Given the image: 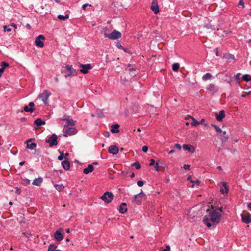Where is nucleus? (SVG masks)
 <instances>
[{"mask_svg":"<svg viewBox=\"0 0 251 251\" xmlns=\"http://www.w3.org/2000/svg\"><path fill=\"white\" fill-rule=\"evenodd\" d=\"M189 117L192 120V122L191 123V125L192 126H198L199 125V122L197 121L195 118H194L192 116H189Z\"/></svg>","mask_w":251,"mask_h":251,"instance_id":"obj_29","label":"nucleus"},{"mask_svg":"<svg viewBox=\"0 0 251 251\" xmlns=\"http://www.w3.org/2000/svg\"><path fill=\"white\" fill-rule=\"evenodd\" d=\"M188 180L190 181L191 183H192L193 184V183L195 182V181H193L192 179V178H191V176H189L188 177Z\"/></svg>","mask_w":251,"mask_h":251,"instance_id":"obj_56","label":"nucleus"},{"mask_svg":"<svg viewBox=\"0 0 251 251\" xmlns=\"http://www.w3.org/2000/svg\"><path fill=\"white\" fill-rule=\"evenodd\" d=\"M221 208H218L209 212L203 219L204 224L208 227L218 224L221 219Z\"/></svg>","mask_w":251,"mask_h":251,"instance_id":"obj_1","label":"nucleus"},{"mask_svg":"<svg viewBox=\"0 0 251 251\" xmlns=\"http://www.w3.org/2000/svg\"><path fill=\"white\" fill-rule=\"evenodd\" d=\"M57 18L60 20L65 21L69 18V15L68 14H66L65 16L62 15H58L57 16Z\"/></svg>","mask_w":251,"mask_h":251,"instance_id":"obj_31","label":"nucleus"},{"mask_svg":"<svg viewBox=\"0 0 251 251\" xmlns=\"http://www.w3.org/2000/svg\"><path fill=\"white\" fill-rule=\"evenodd\" d=\"M24 110L26 112L32 113L34 110V108H29L28 106L25 105L24 108Z\"/></svg>","mask_w":251,"mask_h":251,"instance_id":"obj_34","label":"nucleus"},{"mask_svg":"<svg viewBox=\"0 0 251 251\" xmlns=\"http://www.w3.org/2000/svg\"><path fill=\"white\" fill-rule=\"evenodd\" d=\"M0 66L1 67V68L4 70V69L8 66V64L3 61L1 62Z\"/></svg>","mask_w":251,"mask_h":251,"instance_id":"obj_37","label":"nucleus"},{"mask_svg":"<svg viewBox=\"0 0 251 251\" xmlns=\"http://www.w3.org/2000/svg\"><path fill=\"white\" fill-rule=\"evenodd\" d=\"M248 207L251 210V202L248 204Z\"/></svg>","mask_w":251,"mask_h":251,"instance_id":"obj_64","label":"nucleus"},{"mask_svg":"<svg viewBox=\"0 0 251 251\" xmlns=\"http://www.w3.org/2000/svg\"><path fill=\"white\" fill-rule=\"evenodd\" d=\"M43 181V179L41 177L37 178L35 179L32 184L36 186H40Z\"/></svg>","mask_w":251,"mask_h":251,"instance_id":"obj_24","label":"nucleus"},{"mask_svg":"<svg viewBox=\"0 0 251 251\" xmlns=\"http://www.w3.org/2000/svg\"><path fill=\"white\" fill-rule=\"evenodd\" d=\"M9 26L13 27L15 29H16L17 28V25L14 23L10 24Z\"/></svg>","mask_w":251,"mask_h":251,"instance_id":"obj_51","label":"nucleus"},{"mask_svg":"<svg viewBox=\"0 0 251 251\" xmlns=\"http://www.w3.org/2000/svg\"><path fill=\"white\" fill-rule=\"evenodd\" d=\"M244 4V2L243 0H240L238 3L239 5H242L243 7H244V6H243Z\"/></svg>","mask_w":251,"mask_h":251,"instance_id":"obj_58","label":"nucleus"},{"mask_svg":"<svg viewBox=\"0 0 251 251\" xmlns=\"http://www.w3.org/2000/svg\"><path fill=\"white\" fill-rule=\"evenodd\" d=\"M88 5H89V6H91V4H89L88 3H85V4H83V6H82V9H83V10H86V7H87V6H88Z\"/></svg>","mask_w":251,"mask_h":251,"instance_id":"obj_49","label":"nucleus"},{"mask_svg":"<svg viewBox=\"0 0 251 251\" xmlns=\"http://www.w3.org/2000/svg\"><path fill=\"white\" fill-rule=\"evenodd\" d=\"M179 68V64L177 63H174L172 65V70L175 72H177Z\"/></svg>","mask_w":251,"mask_h":251,"instance_id":"obj_32","label":"nucleus"},{"mask_svg":"<svg viewBox=\"0 0 251 251\" xmlns=\"http://www.w3.org/2000/svg\"><path fill=\"white\" fill-rule=\"evenodd\" d=\"M212 126H213L216 131L218 132V133H222V130L219 127H218V126H216V125H211Z\"/></svg>","mask_w":251,"mask_h":251,"instance_id":"obj_41","label":"nucleus"},{"mask_svg":"<svg viewBox=\"0 0 251 251\" xmlns=\"http://www.w3.org/2000/svg\"><path fill=\"white\" fill-rule=\"evenodd\" d=\"M101 32L103 34L105 37L107 38V36L109 34L108 28L107 27H104L102 28Z\"/></svg>","mask_w":251,"mask_h":251,"instance_id":"obj_28","label":"nucleus"},{"mask_svg":"<svg viewBox=\"0 0 251 251\" xmlns=\"http://www.w3.org/2000/svg\"><path fill=\"white\" fill-rule=\"evenodd\" d=\"M51 95V93L47 90H45L42 93L39 95V98L41 99L45 104H47L49 97Z\"/></svg>","mask_w":251,"mask_h":251,"instance_id":"obj_5","label":"nucleus"},{"mask_svg":"<svg viewBox=\"0 0 251 251\" xmlns=\"http://www.w3.org/2000/svg\"><path fill=\"white\" fill-rule=\"evenodd\" d=\"M137 185L139 187H142L144 185V182L142 180H139L137 182Z\"/></svg>","mask_w":251,"mask_h":251,"instance_id":"obj_46","label":"nucleus"},{"mask_svg":"<svg viewBox=\"0 0 251 251\" xmlns=\"http://www.w3.org/2000/svg\"><path fill=\"white\" fill-rule=\"evenodd\" d=\"M212 77L213 76L210 73H208L202 76V79L204 81H206L207 80L211 79Z\"/></svg>","mask_w":251,"mask_h":251,"instance_id":"obj_26","label":"nucleus"},{"mask_svg":"<svg viewBox=\"0 0 251 251\" xmlns=\"http://www.w3.org/2000/svg\"><path fill=\"white\" fill-rule=\"evenodd\" d=\"M207 89L213 93H215L218 91V88L213 83H210L208 85Z\"/></svg>","mask_w":251,"mask_h":251,"instance_id":"obj_17","label":"nucleus"},{"mask_svg":"<svg viewBox=\"0 0 251 251\" xmlns=\"http://www.w3.org/2000/svg\"><path fill=\"white\" fill-rule=\"evenodd\" d=\"M119 125L118 124H114L111 126V131L114 133L119 132Z\"/></svg>","mask_w":251,"mask_h":251,"instance_id":"obj_23","label":"nucleus"},{"mask_svg":"<svg viewBox=\"0 0 251 251\" xmlns=\"http://www.w3.org/2000/svg\"><path fill=\"white\" fill-rule=\"evenodd\" d=\"M241 218L242 221L246 224L251 223V215L249 213L247 214H242Z\"/></svg>","mask_w":251,"mask_h":251,"instance_id":"obj_13","label":"nucleus"},{"mask_svg":"<svg viewBox=\"0 0 251 251\" xmlns=\"http://www.w3.org/2000/svg\"><path fill=\"white\" fill-rule=\"evenodd\" d=\"M122 34L120 32L114 30L112 33H109L107 38L111 40H116L120 38Z\"/></svg>","mask_w":251,"mask_h":251,"instance_id":"obj_6","label":"nucleus"},{"mask_svg":"<svg viewBox=\"0 0 251 251\" xmlns=\"http://www.w3.org/2000/svg\"><path fill=\"white\" fill-rule=\"evenodd\" d=\"M127 210L126 204L125 202L122 203L120 206L119 212L122 214H124L127 212Z\"/></svg>","mask_w":251,"mask_h":251,"instance_id":"obj_20","label":"nucleus"},{"mask_svg":"<svg viewBox=\"0 0 251 251\" xmlns=\"http://www.w3.org/2000/svg\"><path fill=\"white\" fill-rule=\"evenodd\" d=\"M62 165L65 170H68L70 168V163L67 160L62 161Z\"/></svg>","mask_w":251,"mask_h":251,"instance_id":"obj_27","label":"nucleus"},{"mask_svg":"<svg viewBox=\"0 0 251 251\" xmlns=\"http://www.w3.org/2000/svg\"><path fill=\"white\" fill-rule=\"evenodd\" d=\"M45 37L42 35H39L35 40V43L37 47L42 48L44 46Z\"/></svg>","mask_w":251,"mask_h":251,"instance_id":"obj_8","label":"nucleus"},{"mask_svg":"<svg viewBox=\"0 0 251 251\" xmlns=\"http://www.w3.org/2000/svg\"><path fill=\"white\" fill-rule=\"evenodd\" d=\"M34 123L35 125H36L37 128L42 125H44L45 124V122L43 121H42L40 119H36Z\"/></svg>","mask_w":251,"mask_h":251,"instance_id":"obj_25","label":"nucleus"},{"mask_svg":"<svg viewBox=\"0 0 251 251\" xmlns=\"http://www.w3.org/2000/svg\"><path fill=\"white\" fill-rule=\"evenodd\" d=\"M204 119H202L200 122H199V125L200 124H203L204 122Z\"/></svg>","mask_w":251,"mask_h":251,"instance_id":"obj_62","label":"nucleus"},{"mask_svg":"<svg viewBox=\"0 0 251 251\" xmlns=\"http://www.w3.org/2000/svg\"><path fill=\"white\" fill-rule=\"evenodd\" d=\"M151 9L154 14H156L159 12V9L157 0H153L151 5Z\"/></svg>","mask_w":251,"mask_h":251,"instance_id":"obj_12","label":"nucleus"},{"mask_svg":"<svg viewBox=\"0 0 251 251\" xmlns=\"http://www.w3.org/2000/svg\"><path fill=\"white\" fill-rule=\"evenodd\" d=\"M63 158H64V156L62 154L59 155L58 157V160H62L63 159Z\"/></svg>","mask_w":251,"mask_h":251,"instance_id":"obj_57","label":"nucleus"},{"mask_svg":"<svg viewBox=\"0 0 251 251\" xmlns=\"http://www.w3.org/2000/svg\"><path fill=\"white\" fill-rule=\"evenodd\" d=\"M204 27L207 29H211L212 30H215L216 28L214 25L211 24L206 25H204Z\"/></svg>","mask_w":251,"mask_h":251,"instance_id":"obj_38","label":"nucleus"},{"mask_svg":"<svg viewBox=\"0 0 251 251\" xmlns=\"http://www.w3.org/2000/svg\"><path fill=\"white\" fill-rule=\"evenodd\" d=\"M29 106L30 108H33V107L34 106V103L33 102H30L29 103Z\"/></svg>","mask_w":251,"mask_h":251,"instance_id":"obj_59","label":"nucleus"},{"mask_svg":"<svg viewBox=\"0 0 251 251\" xmlns=\"http://www.w3.org/2000/svg\"><path fill=\"white\" fill-rule=\"evenodd\" d=\"M31 139H29L26 141V148L30 150H33L36 147V144L35 143H29Z\"/></svg>","mask_w":251,"mask_h":251,"instance_id":"obj_18","label":"nucleus"},{"mask_svg":"<svg viewBox=\"0 0 251 251\" xmlns=\"http://www.w3.org/2000/svg\"><path fill=\"white\" fill-rule=\"evenodd\" d=\"M77 131V130L74 127H64L63 129V136L65 137L71 136L76 134Z\"/></svg>","mask_w":251,"mask_h":251,"instance_id":"obj_3","label":"nucleus"},{"mask_svg":"<svg viewBox=\"0 0 251 251\" xmlns=\"http://www.w3.org/2000/svg\"><path fill=\"white\" fill-rule=\"evenodd\" d=\"M175 152V151L172 150H171L169 152V154H172L174 152Z\"/></svg>","mask_w":251,"mask_h":251,"instance_id":"obj_63","label":"nucleus"},{"mask_svg":"<svg viewBox=\"0 0 251 251\" xmlns=\"http://www.w3.org/2000/svg\"><path fill=\"white\" fill-rule=\"evenodd\" d=\"M241 74L240 73L237 74L235 76V79L238 81L240 79Z\"/></svg>","mask_w":251,"mask_h":251,"instance_id":"obj_52","label":"nucleus"},{"mask_svg":"<svg viewBox=\"0 0 251 251\" xmlns=\"http://www.w3.org/2000/svg\"><path fill=\"white\" fill-rule=\"evenodd\" d=\"M200 183V181H199V180H197L196 181H195L194 183H193V184L192 185V187H194V185L195 184L199 185Z\"/></svg>","mask_w":251,"mask_h":251,"instance_id":"obj_55","label":"nucleus"},{"mask_svg":"<svg viewBox=\"0 0 251 251\" xmlns=\"http://www.w3.org/2000/svg\"><path fill=\"white\" fill-rule=\"evenodd\" d=\"M108 151L110 153L116 155L118 153L119 149L117 146L112 145L109 147Z\"/></svg>","mask_w":251,"mask_h":251,"instance_id":"obj_14","label":"nucleus"},{"mask_svg":"<svg viewBox=\"0 0 251 251\" xmlns=\"http://www.w3.org/2000/svg\"><path fill=\"white\" fill-rule=\"evenodd\" d=\"M94 170V167L92 164L88 165L87 168L83 170V173L85 174H88L92 172Z\"/></svg>","mask_w":251,"mask_h":251,"instance_id":"obj_21","label":"nucleus"},{"mask_svg":"<svg viewBox=\"0 0 251 251\" xmlns=\"http://www.w3.org/2000/svg\"><path fill=\"white\" fill-rule=\"evenodd\" d=\"M101 199L104 201L105 202L109 203H110L113 199V195L112 193L109 192H106L104 194L101 196Z\"/></svg>","mask_w":251,"mask_h":251,"instance_id":"obj_4","label":"nucleus"},{"mask_svg":"<svg viewBox=\"0 0 251 251\" xmlns=\"http://www.w3.org/2000/svg\"><path fill=\"white\" fill-rule=\"evenodd\" d=\"M220 186V192L222 194H227L228 192V187L226 182H222L219 184Z\"/></svg>","mask_w":251,"mask_h":251,"instance_id":"obj_11","label":"nucleus"},{"mask_svg":"<svg viewBox=\"0 0 251 251\" xmlns=\"http://www.w3.org/2000/svg\"><path fill=\"white\" fill-rule=\"evenodd\" d=\"M174 147L178 149V150H180L181 149V146L179 144H175Z\"/></svg>","mask_w":251,"mask_h":251,"instance_id":"obj_45","label":"nucleus"},{"mask_svg":"<svg viewBox=\"0 0 251 251\" xmlns=\"http://www.w3.org/2000/svg\"><path fill=\"white\" fill-rule=\"evenodd\" d=\"M75 73V71H73L71 73L69 72V73L67 75H65V77L71 76Z\"/></svg>","mask_w":251,"mask_h":251,"instance_id":"obj_44","label":"nucleus"},{"mask_svg":"<svg viewBox=\"0 0 251 251\" xmlns=\"http://www.w3.org/2000/svg\"><path fill=\"white\" fill-rule=\"evenodd\" d=\"M215 116L216 120L219 122L222 121L223 119L225 117V111L224 110H221L219 112V113H216Z\"/></svg>","mask_w":251,"mask_h":251,"instance_id":"obj_16","label":"nucleus"},{"mask_svg":"<svg viewBox=\"0 0 251 251\" xmlns=\"http://www.w3.org/2000/svg\"><path fill=\"white\" fill-rule=\"evenodd\" d=\"M75 121H73V120L70 117H68L67 119L65 125H64V127H73L75 125Z\"/></svg>","mask_w":251,"mask_h":251,"instance_id":"obj_15","label":"nucleus"},{"mask_svg":"<svg viewBox=\"0 0 251 251\" xmlns=\"http://www.w3.org/2000/svg\"><path fill=\"white\" fill-rule=\"evenodd\" d=\"M190 167V166L189 165H187V164H185L183 166V168L185 170H188V169H189Z\"/></svg>","mask_w":251,"mask_h":251,"instance_id":"obj_50","label":"nucleus"},{"mask_svg":"<svg viewBox=\"0 0 251 251\" xmlns=\"http://www.w3.org/2000/svg\"><path fill=\"white\" fill-rule=\"evenodd\" d=\"M222 133H223V135L222 136V137L221 138V140H222L223 142H226L228 139L229 137L228 135L225 136L226 134V131H222Z\"/></svg>","mask_w":251,"mask_h":251,"instance_id":"obj_33","label":"nucleus"},{"mask_svg":"<svg viewBox=\"0 0 251 251\" xmlns=\"http://www.w3.org/2000/svg\"><path fill=\"white\" fill-rule=\"evenodd\" d=\"M3 29H4V32H9V31H11L12 29L11 28H10V26L9 25H4L3 26Z\"/></svg>","mask_w":251,"mask_h":251,"instance_id":"obj_40","label":"nucleus"},{"mask_svg":"<svg viewBox=\"0 0 251 251\" xmlns=\"http://www.w3.org/2000/svg\"><path fill=\"white\" fill-rule=\"evenodd\" d=\"M60 119L62 121H67V118H66V116L65 115L62 118H60Z\"/></svg>","mask_w":251,"mask_h":251,"instance_id":"obj_60","label":"nucleus"},{"mask_svg":"<svg viewBox=\"0 0 251 251\" xmlns=\"http://www.w3.org/2000/svg\"><path fill=\"white\" fill-rule=\"evenodd\" d=\"M154 163H155V161L154 159H151L150 160V166L153 165L154 164Z\"/></svg>","mask_w":251,"mask_h":251,"instance_id":"obj_53","label":"nucleus"},{"mask_svg":"<svg viewBox=\"0 0 251 251\" xmlns=\"http://www.w3.org/2000/svg\"><path fill=\"white\" fill-rule=\"evenodd\" d=\"M78 67L82 68V69L80 70V72L86 74L88 73L89 70L92 69V67L90 64H87L85 65H83L81 63H78Z\"/></svg>","mask_w":251,"mask_h":251,"instance_id":"obj_7","label":"nucleus"},{"mask_svg":"<svg viewBox=\"0 0 251 251\" xmlns=\"http://www.w3.org/2000/svg\"><path fill=\"white\" fill-rule=\"evenodd\" d=\"M225 58L227 59L229 62H234L235 60V57L231 54H227L225 55Z\"/></svg>","mask_w":251,"mask_h":251,"instance_id":"obj_22","label":"nucleus"},{"mask_svg":"<svg viewBox=\"0 0 251 251\" xmlns=\"http://www.w3.org/2000/svg\"><path fill=\"white\" fill-rule=\"evenodd\" d=\"M16 193L19 194L21 193V190L19 188H16Z\"/></svg>","mask_w":251,"mask_h":251,"instance_id":"obj_61","label":"nucleus"},{"mask_svg":"<svg viewBox=\"0 0 251 251\" xmlns=\"http://www.w3.org/2000/svg\"><path fill=\"white\" fill-rule=\"evenodd\" d=\"M132 166L135 167V168L137 170L141 168V165L140 163L138 162L134 163Z\"/></svg>","mask_w":251,"mask_h":251,"instance_id":"obj_43","label":"nucleus"},{"mask_svg":"<svg viewBox=\"0 0 251 251\" xmlns=\"http://www.w3.org/2000/svg\"><path fill=\"white\" fill-rule=\"evenodd\" d=\"M183 148L185 150L189 151L191 153H193L195 151V148L191 145L184 144L183 145Z\"/></svg>","mask_w":251,"mask_h":251,"instance_id":"obj_19","label":"nucleus"},{"mask_svg":"<svg viewBox=\"0 0 251 251\" xmlns=\"http://www.w3.org/2000/svg\"><path fill=\"white\" fill-rule=\"evenodd\" d=\"M158 168H159V163L158 162H156V164H155V167H154V170L156 171H158L159 170Z\"/></svg>","mask_w":251,"mask_h":251,"instance_id":"obj_48","label":"nucleus"},{"mask_svg":"<svg viewBox=\"0 0 251 251\" xmlns=\"http://www.w3.org/2000/svg\"><path fill=\"white\" fill-rule=\"evenodd\" d=\"M128 68H129L128 71L130 72V73L131 74V75H135V74L133 72L135 71V70L133 68L131 67V65L129 64L128 65Z\"/></svg>","mask_w":251,"mask_h":251,"instance_id":"obj_36","label":"nucleus"},{"mask_svg":"<svg viewBox=\"0 0 251 251\" xmlns=\"http://www.w3.org/2000/svg\"><path fill=\"white\" fill-rule=\"evenodd\" d=\"M56 246L53 244H51L49 246L48 251H60V250H56Z\"/></svg>","mask_w":251,"mask_h":251,"instance_id":"obj_30","label":"nucleus"},{"mask_svg":"<svg viewBox=\"0 0 251 251\" xmlns=\"http://www.w3.org/2000/svg\"><path fill=\"white\" fill-rule=\"evenodd\" d=\"M54 187L56 190H57L59 191H61V190H62L63 188V186L62 185L55 184L54 185Z\"/></svg>","mask_w":251,"mask_h":251,"instance_id":"obj_42","label":"nucleus"},{"mask_svg":"<svg viewBox=\"0 0 251 251\" xmlns=\"http://www.w3.org/2000/svg\"><path fill=\"white\" fill-rule=\"evenodd\" d=\"M63 232V228H59L58 230H57L54 235V237L55 239L57 241H61L63 239V235L62 234V232Z\"/></svg>","mask_w":251,"mask_h":251,"instance_id":"obj_10","label":"nucleus"},{"mask_svg":"<svg viewBox=\"0 0 251 251\" xmlns=\"http://www.w3.org/2000/svg\"><path fill=\"white\" fill-rule=\"evenodd\" d=\"M148 150V147L147 146H144L142 147V151L144 152H146Z\"/></svg>","mask_w":251,"mask_h":251,"instance_id":"obj_47","label":"nucleus"},{"mask_svg":"<svg viewBox=\"0 0 251 251\" xmlns=\"http://www.w3.org/2000/svg\"><path fill=\"white\" fill-rule=\"evenodd\" d=\"M66 69L69 72L71 73L73 71H75V70L73 69V67L72 65H67L66 66Z\"/></svg>","mask_w":251,"mask_h":251,"instance_id":"obj_39","label":"nucleus"},{"mask_svg":"<svg viewBox=\"0 0 251 251\" xmlns=\"http://www.w3.org/2000/svg\"><path fill=\"white\" fill-rule=\"evenodd\" d=\"M146 199V195L142 191L141 192L137 195H135L134 196L133 199L132 200V202L136 203V204L139 205L141 203L143 199Z\"/></svg>","mask_w":251,"mask_h":251,"instance_id":"obj_2","label":"nucleus"},{"mask_svg":"<svg viewBox=\"0 0 251 251\" xmlns=\"http://www.w3.org/2000/svg\"><path fill=\"white\" fill-rule=\"evenodd\" d=\"M57 136L53 134L50 136L48 139H46V142L49 143L50 146V147L56 145L57 144Z\"/></svg>","mask_w":251,"mask_h":251,"instance_id":"obj_9","label":"nucleus"},{"mask_svg":"<svg viewBox=\"0 0 251 251\" xmlns=\"http://www.w3.org/2000/svg\"><path fill=\"white\" fill-rule=\"evenodd\" d=\"M242 78L246 81H249L251 80V75H243Z\"/></svg>","mask_w":251,"mask_h":251,"instance_id":"obj_35","label":"nucleus"},{"mask_svg":"<svg viewBox=\"0 0 251 251\" xmlns=\"http://www.w3.org/2000/svg\"><path fill=\"white\" fill-rule=\"evenodd\" d=\"M162 251H170V247L169 245L167 246L166 249L163 250Z\"/></svg>","mask_w":251,"mask_h":251,"instance_id":"obj_54","label":"nucleus"}]
</instances>
